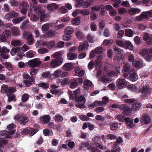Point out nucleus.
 <instances>
[{
    "label": "nucleus",
    "mask_w": 152,
    "mask_h": 152,
    "mask_svg": "<svg viewBox=\"0 0 152 152\" xmlns=\"http://www.w3.org/2000/svg\"><path fill=\"white\" fill-rule=\"evenodd\" d=\"M113 68L111 65L110 64L105 69L104 72V75L102 77H101L99 79V81L105 83H108L111 81L110 78L107 77H112L114 75L117 76L120 74V71L118 70H116L115 72L111 71L110 70Z\"/></svg>",
    "instance_id": "nucleus-1"
},
{
    "label": "nucleus",
    "mask_w": 152,
    "mask_h": 152,
    "mask_svg": "<svg viewBox=\"0 0 152 152\" xmlns=\"http://www.w3.org/2000/svg\"><path fill=\"white\" fill-rule=\"evenodd\" d=\"M152 17V10L142 12L140 16H137L134 19V21H141L145 20H148Z\"/></svg>",
    "instance_id": "nucleus-2"
},
{
    "label": "nucleus",
    "mask_w": 152,
    "mask_h": 152,
    "mask_svg": "<svg viewBox=\"0 0 152 152\" xmlns=\"http://www.w3.org/2000/svg\"><path fill=\"white\" fill-rule=\"evenodd\" d=\"M151 89L149 85L146 83L142 84L140 86L138 92H140L144 96H148L150 94Z\"/></svg>",
    "instance_id": "nucleus-3"
},
{
    "label": "nucleus",
    "mask_w": 152,
    "mask_h": 152,
    "mask_svg": "<svg viewBox=\"0 0 152 152\" xmlns=\"http://www.w3.org/2000/svg\"><path fill=\"white\" fill-rule=\"evenodd\" d=\"M14 119L23 125H25L29 121L27 116L21 114H18L16 115L14 117Z\"/></svg>",
    "instance_id": "nucleus-4"
},
{
    "label": "nucleus",
    "mask_w": 152,
    "mask_h": 152,
    "mask_svg": "<svg viewBox=\"0 0 152 152\" xmlns=\"http://www.w3.org/2000/svg\"><path fill=\"white\" fill-rule=\"evenodd\" d=\"M11 36V33L10 30L6 28L4 31L2 35H0V40L2 42L7 41V39Z\"/></svg>",
    "instance_id": "nucleus-5"
},
{
    "label": "nucleus",
    "mask_w": 152,
    "mask_h": 152,
    "mask_svg": "<svg viewBox=\"0 0 152 152\" xmlns=\"http://www.w3.org/2000/svg\"><path fill=\"white\" fill-rule=\"evenodd\" d=\"M42 64V62L38 58H35L29 61L28 62L29 67L31 68H35L39 66Z\"/></svg>",
    "instance_id": "nucleus-6"
},
{
    "label": "nucleus",
    "mask_w": 152,
    "mask_h": 152,
    "mask_svg": "<svg viewBox=\"0 0 152 152\" xmlns=\"http://www.w3.org/2000/svg\"><path fill=\"white\" fill-rule=\"evenodd\" d=\"M63 61V58L53 59L50 63V66L53 68H55L60 66Z\"/></svg>",
    "instance_id": "nucleus-7"
},
{
    "label": "nucleus",
    "mask_w": 152,
    "mask_h": 152,
    "mask_svg": "<svg viewBox=\"0 0 152 152\" xmlns=\"http://www.w3.org/2000/svg\"><path fill=\"white\" fill-rule=\"evenodd\" d=\"M23 37L26 39L27 43L29 45H32L34 43V37L31 34L29 33L25 32L23 34Z\"/></svg>",
    "instance_id": "nucleus-8"
},
{
    "label": "nucleus",
    "mask_w": 152,
    "mask_h": 152,
    "mask_svg": "<svg viewBox=\"0 0 152 152\" xmlns=\"http://www.w3.org/2000/svg\"><path fill=\"white\" fill-rule=\"evenodd\" d=\"M9 50L6 47H3L1 48L0 46V55L1 57L4 59H7L8 57V55Z\"/></svg>",
    "instance_id": "nucleus-9"
},
{
    "label": "nucleus",
    "mask_w": 152,
    "mask_h": 152,
    "mask_svg": "<svg viewBox=\"0 0 152 152\" xmlns=\"http://www.w3.org/2000/svg\"><path fill=\"white\" fill-rule=\"evenodd\" d=\"M127 85L126 81L124 79L120 78L118 79L116 82V86L119 88H125Z\"/></svg>",
    "instance_id": "nucleus-10"
},
{
    "label": "nucleus",
    "mask_w": 152,
    "mask_h": 152,
    "mask_svg": "<svg viewBox=\"0 0 152 152\" xmlns=\"http://www.w3.org/2000/svg\"><path fill=\"white\" fill-rule=\"evenodd\" d=\"M86 100L83 96H79L77 100V107L80 108H83L85 107Z\"/></svg>",
    "instance_id": "nucleus-11"
},
{
    "label": "nucleus",
    "mask_w": 152,
    "mask_h": 152,
    "mask_svg": "<svg viewBox=\"0 0 152 152\" xmlns=\"http://www.w3.org/2000/svg\"><path fill=\"white\" fill-rule=\"evenodd\" d=\"M141 121L145 124H148L151 121L150 115L146 113L143 114L141 116Z\"/></svg>",
    "instance_id": "nucleus-12"
},
{
    "label": "nucleus",
    "mask_w": 152,
    "mask_h": 152,
    "mask_svg": "<svg viewBox=\"0 0 152 152\" xmlns=\"http://www.w3.org/2000/svg\"><path fill=\"white\" fill-rule=\"evenodd\" d=\"M130 69V66L127 64L124 63L123 66L122 72L124 77H126L129 74V71Z\"/></svg>",
    "instance_id": "nucleus-13"
},
{
    "label": "nucleus",
    "mask_w": 152,
    "mask_h": 152,
    "mask_svg": "<svg viewBox=\"0 0 152 152\" xmlns=\"http://www.w3.org/2000/svg\"><path fill=\"white\" fill-rule=\"evenodd\" d=\"M29 5L28 3L24 2L20 4V9L21 10V12L23 15H25L26 11Z\"/></svg>",
    "instance_id": "nucleus-14"
},
{
    "label": "nucleus",
    "mask_w": 152,
    "mask_h": 152,
    "mask_svg": "<svg viewBox=\"0 0 152 152\" xmlns=\"http://www.w3.org/2000/svg\"><path fill=\"white\" fill-rule=\"evenodd\" d=\"M132 72H131L129 76V79L132 81L135 82L138 79V76L136 74L135 71L132 69Z\"/></svg>",
    "instance_id": "nucleus-15"
},
{
    "label": "nucleus",
    "mask_w": 152,
    "mask_h": 152,
    "mask_svg": "<svg viewBox=\"0 0 152 152\" xmlns=\"http://www.w3.org/2000/svg\"><path fill=\"white\" fill-rule=\"evenodd\" d=\"M40 120L42 123L47 124L51 120V117L49 115H44L41 116L40 118Z\"/></svg>",
    "instance_id": "nucleus-16"
},
{
    "label": "nucleus",
    "mask_w": 152,
    "mask_h": 152,
    "mask_svg": "<svg viewBox=\"0 0 152 152\" xmlns=\"http://www.w3.org/2000/svg\"><path fill=\"white\" fill-rule=\"evenodd\" d=\"M74 66L72 63H67L64 64L62 68L66 71H70L73 68Z\"/></svg>",
    "instance_id": "nucleus-17"
},
{
    "label": "nucleus",
    "mask_w": 152,
    "mask_h": 152,
    "mask_svg": "<svg viewBox=\"0 0 152 152\" xmlns=\"http://www.w3.org/2000/svg\"><path fill=\"white\" fill-rule=\"evenodd\" d=\"M125 122L128 128H133L136 126L135 125L133 124V119H131L128 118H127Z\"/></svg>",
    "instance_id": "nucleus-18"
},
{
    "label": "nucleus",
    "mask_w": 152,
    "mask_h": 152,
    "mask_svg": "<svg viewBox=\"0 0 152 152\" xmlns=\"http://www.w3.org/2000/svg\"><path fill=\"white\" fill-rule=\"evenodd\" d=\"M118 108L123 111L126 114H127L126 112H130V109L126 104H123L118 106Z\"/></svg>",
    "instance_id": "nucleus-19"
},
{
    "label": "nucleus",
    "mask_w": 152,
    "mask_h": 152,
    "mask_svg": "<svg viewBox=\"0 0 152 152\" xmlns=\"http://www.w3.org/2000/svg\"><path fill=\"white\" fill-rule=\"evenodd\" d=\"M68 93L69 96V99L76 102V90L74 91L72 93L70 90L68 91Z\"/></svg>",
    "instance_id": "nucleus-20"
},
{
    "label": "nucleus",
    "mask_w": 152,
    "mask_h": 152,
    "mask_svg": "<svg viewBox=\"0 0 152 152\" xmlns=\"http://www.w3.org/2000/svg\"><path fill=\"white\" fill-rule=\"evenodd\" d=\"M17 14L14 12L11 11L9 13L7 14L5 16V18L7 20L10 19L11 18H13L17 16Z\"/></svg>",
    "instance_id": "nucleus-21"
},
{
    "label": "nucleus",
    "mask_w": 152,
    "mask_h": 152,
    "mask_svg": "<svg viewBox=\"0 0 152 152\" xmlns=\"http://www.w3.org/2000/svg\"><path fill=\"white\" fill-rule=\"evenodd\" d=\"M89 44L87 41L84 42L83 44L80 45L78 50L79 51L84 50L86 49H87L88 48Z\"/></svg>",
    "instance_id": "nucleus-22"
},
{
    "label": "nucleus",
    "mask_w": 152,
    "mask_h": 152,
    "mask_svg": "<svg viewBox=\"0 0 152 152\" xmlns=\"http://www.w3.org/2000/svg\"><path fill=\"white\" fill-rule=\"evenodd\" d=\"M143 39L145 41H148L147 42L148 44H151L152 42V37L150 36L148 33H145L144 34Z\"/></svg>",
    "instance_id": "nucleus-23"
},
{
    "label": "nucleus",
    "mask_w": 152,
    "mask_h": 152,
    "mask_svg": "<svg viewBox=\"0 0 152 152\" xmlns=\"http://www.w3.org/2000/svg\"><path fill=\"white\" fill-rule=\"evenodd\" d=\"M103 59V56L100 55L98 56L97 59L95 60V63L96 66V68L98 69L101 66L100 64Z\"/></svg>",
    "instance_id": "nucleus-24"
},
{
    "label": "nucleus",
    "mask_w": 152,
    "mask_h": 152,
    "mask_svg": "<svg viewBox=\"0 0 152 152\" xmlns=\"http://www.w3.org/2000/svg\"><path fill=\"white\" fill-rule=\"evenodd\" d=\"M55 45V42L52 41H50L49 42L46 41L44 42L43 43V45L45 46L46 48L49 49H51L53 48Z\"/></svg>",
    "instance_id": "nucleus-25"
},
{
    "label": "nucleus",
    "mask_w": 152,
    "mask_h": 152,
    "mask_svg": "<svg viewBox=\"0 0 152 152\" xmlns=\"http://www.w3.org/2000/svg\"><path fill=\"white\" fill-rule=\"evenodd\" d=\"M58 7V4L55 3L48 4L47 7L48 9L50 11H53L54 10H57Z\"/></svg>",
    "instance_id": "nucleus-26"
},
{
    "label": "nucleus",
    "mask_w": 152,
    "mask_h": 152,
    "mask_svg": "<svg viewBox=\"0 0 152 152\" xmlns=\"http://www.w3.org/2000/svg\"><path fill=\"white\" fill-rule=\"evenodd\" d=\"M71 82V80L69 78L66 77L60 80L61 85L62 86L69 84Z\"/></svg>",
    "instance_id": "nucleus-27"
},
{
    "label": "nucleus",
    "mask_w": 152,
    "mask_h": 152,
    "mask_svg": "<svg viewBox=\"0 0 152 152\" xmlns=\"http://www.w3.org/2000/svg\"><path fill=\"white\" fill-rule=\"evenodd\" d=\"M140 12V10L137 8H129L128 10L129 13L131 15L138 13Z\"/></svg>",
    "instance_id": "nucleus-28"
},
{
    "label": "nucleus",
    "mask_w": 152,
    "mask_h": 152,
    "mask_svg": "<svg viewBox=\"0 0 152 152\" xmlns=\"http://www.w3.org/2000/svg\"><path fill=\"white\" fill-rule=\"evenodd\" d=\"M141 106V104L140 103H136L132 105L130 110L133 111H135L139 110Z\"/></svg>",
    "instance_id": "nucleus-29"
},
{
    "label": "nucleus",
    "mask_w": 152,
    "mask_h": 152,
    "mask_svg": "<svg viewBox=\"0 0 152 152\" xmlns=\"http://www.w3.org/2000/svg\"><path fill=\"white\" fill-rule=\"evenodd\" d=\"M124 48L126 49H128L130 50H132L133 48L130 42L129 41H126L125 42Z\"/></svg>",
    "instance_id": "nucleus-30"
},
{
    "label": "nucleus",
    "mask_w": 152,
    "mask_h": 152,
    "mask_svg": "<svg viewBox=\"0 0 152 152\" xmlns=\"http://www.w3.org/2000/svg\"><path fill=\"white\" fill-rule=\"evenodd\" d=\"M127 88L129 90L134 92H138L139 89L137 87L133 84H131L129 85L127 87Z\"/></svg>",
    "instance_id": "nucleus-31"
},
{
    "label": "nucleus",
    "mask_w": 152,
    "mask_h": 152,
    "mask_svg": "<svg viewBox=\"0 0 152 152\" xmlns=\"http://www.w3.org/2000/svg\"><path fill=\"white\" fill-rule=\"evenodd\" d=\"M120 150V148L116 143L113 144L111 149L112 152H119Z\"/></svg>",
    "instance_id": "nucleus-32"
},
{
    "label": "nucleus",
    "mask_w": 152,
    "mask_h": 152,
    "mask_svg": "<svg viewBox=\"0 0 152 152\" xmlns=\"http://www.w3.org/2000/svg\"><path fill=\"white\" fill-rule=\"evenodd\" d=\"M3 132H4V134H7L6 136V138H11L12 137L11 135L14 134L15 133V130H12V131L8 132L5 130Z\"/></svg>",
    "instance_id": "nucleus-33"
},
{
    "label": "nucleus",
    "mask_w": 152,
    "mask_h": 152,
    "mask_svg": "<svg viewBox=\"0 0 152 152\" xmlns=\"http://www.w3.org/2000/svg\"><path fill=\"white\" fill-rule=\"evenodd\" d=\"M132 65L134 67L140 68L142 66V62L141 61H134L132 62Z\"/></svg>",
    "instance_id": "nucleus-34"
},
{
    "label": "nucleus",
    "mask_w": 152,
    "mask_h": 152,
    "mask_svg": "<svg viewBox=\"0 0 152 152\" xmlns=\"http://www.w3.org/2000/svg\"><path fill=\"white\" fill-rule=\"evenodd\" d=\"M67 59L70 60L74 59L76 58V54L69 52L67 54Z\"/></svg>",
    "instance_id": "nucleus-35"
},
{
    "label": "nucleus",
    "mask_w": 152,
    "mask_h": 152,
    "mask_svg": "<svg viewBox=\"0 0 152 152\" xmlns=\"http://www.w3.org/2000/svg\"><path fill=\"white\" fill-rule=\"evenodd\" d=\"M73 32L74 30L73 28L72 27L70 26H68L64 30V32L65 34L70 35H71V34L73 33Z\"/></svg>",
    "instance_id": "nucleus-36"
},
{
    "label": "nucleus",
    "mask_w": 152,
    "mask_h": 152,
    "mask_svg": "<svg viewBox=\"0 0 152 152\" xmlns=\"http://www.w3.org/2000/svg\"><path fill=\"white\" fill-rule=\"evenodd\" d=\"M11 31L12 34L15 36H17L19 34V29L17 27L14 26L12 28Z\"/></svg>",
    "instance_id": "nucleus-37"
},
{
    "label": "nucleus",
    "mask_w": 152,
    "mask_h": 152,
    "mask_svg": "<svg viewBox=\"0 0 152 152\" xmlns=\"http://www.w3.org/2000/svg\"><path fill=\"white\" fill-rule=\"evenodd\" d=\"M21 50L20 47H14L12 49L10 53L12 56H14L17 52L20 51Z\"/></svg>",
    "instance_id": "nucleus-38"
},
{
    "label": "nucleus",
    "mask_w": 152,
    "mask_h": 152,
    "mask_svg": "<svg viewBox=\"0 0 152 152\" xmlns=\"http://www.w3.org/2000/svg\"><path fill=\"white\" fill-rule=\"evenodd\" d=\"M7 96L8 97L7 101L8 102H11L12 101L15 102L16 101V97L14 94H9V95L7 94Z\"/></svg>",
    "instance_id": "nucleus-39"
},
{
    "label": "nucleus",
    "mask_w": 152,
    "mask_h": 152,
    "mask_svg": "<svg viewBox=\"0 0 152 152\" xmlns=\"http://www.w3.org/2000/svg\"><path fill=\"white\" fill-rule=\"evenodd\" d=\"M133 32L130 29H127L125 31V35L126 36L132 37V36Z\"/></svg>",
    "instance_id": "nucleus-40"
},
{
    "label": "nucleus",
    "mask_w": 152,
    "mask_h": 152,
    "mask_svg": "<svg viewBox=\"0 0 152 152\" xmlns=\"http://www.w3.org/2000/svg\"><path fill=\"white\" fill-rule=\"evenodd\" d=\"M55 34V31L54 30H49L46 34H45V37L46 38L51 37Z\"/></svg>",
    "instance_id": "nucleus-41"
},
{
    "label": "nucleus",
    "mask_w": 152,
    "mask_h": 152,
    "mask_svg": "<svg viewBox=\"0 0 152 152\" xmlns=\"http://www.w3.org/2000/svg\"><path fill=\"white\" fill-rule=\"evenodd\" d=\"M94 50L96 53H97V54L102 53L104 51V50L103 48L101 46L96 48Z\"/></svg>",
    "instance_id": "nucleus-42"
},
{
    "label": "nucleus",
    "mask_w": 152,
    "mask_h": 152,
    "mask_svg": "<svg viewBox=\"0 0 152 152\" xmlns=\"http://www.w3.org/2000/svg\"><path fill=\"white\" fill-rule=\"evenodd\" d=\"M8 142V141L4 138H0V149L4 148L3 145L6 144Z\"/></svg>",
    "instance_id": "nucleus-43"
},
{
    "label": "nucleus",
    "mask_w": 152,
    "mask_h": 152,
    "mask_svg": "<svg viewBox=\"0 0 152 152\" xmlns=\"http://www.w3.org/2000/svg\"><path fill=\"white\" fill-rule=\"evenodd\" d=\"M91 5V1L89 0L87 1H83L82 4L78 3V5L81 6L84 8L87 7Z\"/></svg>",
    "instance_id": "nucleus-44"
},
{
    "label": "nucleus",
    "mask_w": 152,
    "mask_h": 152,
    "mask_svg": "<svg viewBox=\"0 0 152 152\" xmlns=\"http://www.w3.org/2000/svg\"><path fill=\"white\" fill-rule=\"evenodd\" d=\"M54 120L56 121L61 122L64 120V118L60 115H56L54 117Z\"/></svg>",
    "instance_id": "nucleus-45"
},
{
    "label": "nucleus",
    "mask_w": 152,
    "mask_h": 152,
    "mask_svg": "<svg viewBox=\"0 0 152 152\" xmlns=\"http://www.w3.org/2000/svg\"><path fill=\"white\" fill-rule=\"evenodd\" d=\"M126 118H125V116L122 114H119L117 116V119L121 122L126 121Z\"/></svg>",
    "instance_id": "nucleus-46"
},
{
    "label": "nucleus",
    "mask_w": 152,
    "mask_h": 152,
    "mask_svg": "<svg viewBox=\"0 0 152 152\" xmlns=\"http://www.w3.org/2000/svg\"><path fill=\"white\" fill-rule=\"evenodd\" d=\"M16 91V89L15 87H9L8 88V92L7 94L9 95V94H12V93L15 92Z\"/></svg>",
    "instance_id": "nucleus-47"
},
{
    "label": "nucleus",
    "mask_w": 152,
    "mask_h": 152,
    "mask_svg": "<svg viewBox=\"0 0 152 152\" xmlns=\"http://www.w3.org/2000/svg\"><path fill=\"white\" fill-rule=\"evenodd\" d=\"M49 84L45 83H42L39 84L38 85V86L39 87L42 88L43 89H46L49 88Z\"/></svg>",
    "instance_id": "nucleus-48"
},
{
    "label": "nucleus",
    "mask_w": 152,
    "mask_h": 152,
    "mask_svg": "<svg viewBox=\"0 0 152 152\" xmlns=\"http://www.w3.org/2000/svg\"><path fill=\"white\" fill-rule=\"evenodd\" d=\"M8 88L7 85H2L1 87V92L3 93H5L7 94L8 92Z\"/></svg>",
    "instance_id": "nucleus-49"
},
{
    "label": "nucleus",
    "mask_w": 152,
    "mask_h": 152,
    "mask_svg": "<svg viewBox=\"0 0 152 152\" xmlns=\"http://www.w3.org/2000/svg\"><path fill=\"white\" fill-rule=\"evenodd\" d=\"M61 52L60 51L54 53L53 55V57L55 59L62 58L61 57Z\"/></svg>",
    "instance_id": "nucleus-50"
},
{
    "label": "nucleus",
    "mask_w": 152,
    "mask_h": 152,
    "mask_svg": "<svg viewBox=\"0 0 152 152\" xmlns=\"http://www.w3.org/2000/svg\"><path fill=\"white\" fill-rule=\"evenodd\" d=\"M31 130H32L31 128L29 127H27V128L23 129L21 133L23 134H28L31 131Z\"/></svg>",
    "instance_id": "nucleus-51"
},
{
    "label": "nucleus",
    "mask_w": 152,
    "mask_h": 152,
    "mask_svg": "<svg viewBox=\"0 0 152 152\" xmlns=\"http://www.w3.org/2000/svg\"><path fill=\"white\" fill-rule=\"evenodd\" d=\"M29 96V95L27 94H23L22 96L21 99L22 102H26L28 99Z\"/></svg>",
    "instance_id": "nucleus-52"
},
{
    "label": "nucleus",
    "mask_w": 152,
    "mask_h": 152,
    "mask_svg": "<svg viewBox=\"0 0 152 152\" xmlns=\"http://www.w3.org/2000/svg\"><path fill=\"white\" fill-rule=\"evenodd\" d=\"M61 70L60 69H58L54 72V76L56 77H61Z\"/></svg>",
    "instance_id": "nucleus-53"
},
{
    "label": "nucleus",
    "mask_w": 152,
    "mask_h": 152,
    "mask_svg": "<svg viewBox=\"0 0 152 152\" xmlns=\"http://www.w3.org/2000/svg\"><path fill=\"white\" fill-rule=\"evenodd\" d=\"M90 28L92 31H96L97 29V26L96 24L94 22H92L91 24Z\"/></svg>",
    "instance_id": "nucleus-54"
},
{
    "label": "nucleus",
    "mask_w": 152,
    "mask_h": 152,
    "mask_svg": "<svg viewBox=\"0 0 152 152\" xmlns=\"http://www.w3.org/2000/svg\"><path fill=\"white\" fill-rule=\"evenodd\" d=\"M43 11H41V7L40 6L37 7L34 9V12L37 13L38 15L41 14L42 13H43Z\"/></svg>",
    "instance_id": "nucleus-55"
},
{
    "label": "nucleus",
    "mask_w": 152,
    "mask_h": 152,
    "mask_svg": "<svg viewBox=\"0 0 152 152\" xmlns=\"http://www.w3.org/2000/svg\"><path fill=\"white\" fill-rule=\"evenodd\" d=\"M113 42V40H104L103 42V44L104 46H106L107 45H109Z\"/></svg>",
    "instance_id": "nucleus-56"
},
{
    "label": "nucleus",
    "mask_w": 152,
    "mask_h": 152,
    "mask_svg": "<svg viewBox=\"0 0 152 152\" xmlns=\"http://www.w3.org/2000/svg\"><path fill=\"white\" fill-rule=\"evenodd\" d=\"M118 127V124L116 123H112L110 126V128L111 130H114L116 129Z\"/></svg>",
    "instance_id": "nucleus-57"
},
{
    "label": "nucleus",
    "mask_w": 152,
    "mask_h": 152,
    "mask_svg": "<svg viewBox=\"0 0 152 152\" xmlns=\"http://www.w3.org/2000/svg\"><path fill=\"white\" fill-rule=\"evenodd\" d=\"M86 38L88 40L90 43H92L94 41V37L90 34H88Z\"/></svg>",
    "instance_id": "nucleus-58"
},
{
    "label": "nucleus",
    "mask_w": 152,
    "mask_h": 152,
    "mask_svg": "<svg viewBox=\"0 0 152 152\" xmlns=\"http://www.w3.org/2000/svg\"><path fill=\"white\" fill-rule=\"evenodd\" d=\"M127 11L126 9L124 8H121L118 10V13L119 15H123L126 13Z\"/></svg>",
    "instance_id": "nucleus-59"
},
{
    "label": "nucleus",
    "mask_w": 152,
    "mask_h": 152,
    "mask_svg": "<svg viewBox=\"0 0 152 152\" xmlns=\"http://www.w3.org/2000/svg\"><path fill=\"white\" fill-rule=\"evenodd\" d=\"M35 52L32 50H29L26 53L27 56L29 58H32L34 57Z\"/></svg>",
    "instance_id": "nucleus-60"
},
{
    "label": "nucleus",
    "mask_w": 152,
    "mask_h": 152,
    "mask_svg": "<svg viewBox=\"0 0 152 152\" xmlns=\"http://www.w3.org/2000/svg\"><path fill=\"white\" fill-rule=\"evenodd\" d=\"M89 145V143L88 142H82L80 144V148L82 150L83 149L86 148Z\"/></svg>",
    "instance_id": "nucleus-61"
},
{
    "label": "nucleus",
    "mask_w": 152,
    "mask_h": 152,
    "mask_svg": "<svg viewBox=\"0 0 152 152\" xmlns=\"http://www.w3.org/2000/svg\"><path fill=\"white\" fill-rule=\"evenodd\" d=\"M116 44L119 46L124 48L125 42L122 41L118 40L116 41Z\"/></svg>",
    "instance_id": "nucleus-62"
},
{
    "label": "nucleus",
    "mask_w": 152,
    "mask_h": 152,
    "mask_svg": "<svg viewBox=\"0 0 152 152\" xmlns=\"http://www.w3.org/2000/svg\"><path fill=\"white\" fill-rule=\"evenodd\" d=\"M48 25L46 23L43 25L42 27V29L43 31H47L49 28Z\"/></svg>",
    "instance_id": "nucleus-63"
},
{
    "label": "nucleus",
    "mask_w": 152,
    "mask_h": 152,
    "mask_svg": "<svg viewBox=\"0 0 152 152\" xmlns=\"http://www.w3.org/2000/svg\"><path fill=\"white\" fill-rule=\"evenodd\" d=\"M83 84L85 86H90L92 85V83L90 80L86 79L84 81Z\"/></svg>",
    "instance_id": "nucleus-64"
}]
</instances>
